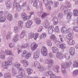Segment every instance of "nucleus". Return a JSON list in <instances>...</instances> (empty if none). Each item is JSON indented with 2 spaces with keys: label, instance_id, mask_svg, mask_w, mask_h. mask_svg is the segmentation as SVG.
<instances>
[{
  "label": "nucleus",
  "instance_id": "obj_1",
  "mask_svg": "<svg viewBox=\"0 0 78 78\" xmlns=\"http://www.w3.org/2000/svg\"><path fill=\"white\" fill-rule=\"evenodd\" d=\"M52 51L54 53H57L56 55V57L60 60H61L62 59V56L63 55L61 54V53L59 52V49L56 47H53L52 48Z\"/></svg>",
  "mask_w": 78,
  "mask_h": 78
},
{
  "label": "nucleus",
  "instance_id": "obj_2",
  "mask_svg": "<svg viewBox=\"0 0 78 78\" xmlns=\"http://www.w3.org/2000/svg\"><path fill=\"white\" fill-rule=\"evenodd\" d=\"M8 61L2 64V67L5 69H7L8 68V66H10L12 64V61H13V58L12 57H9L8 58Z\"/></svg>",
  "mask_w": 78,
  "mask_h": 78
},
{
  "label": "nucleus",
  "instance_id": "obj_3",
  "mask_svg": "<svg viewBox=\"0 0 78 78\" xmlns=\"http://www.w3.org/2000/svg\"><path fill=\"white\" fill-rule=\"evenodd\" d=\"M66 38L69 39V41H68V43L69 45H72L75 44V41L73 40V36H71L70 35H67Z\"/></svg>",
  "mask_w": 78,
  "mask_h": 78
},
{
  "label": "nucleus",
  "instance_id": "obj_4",
  "mask_svg": "<svg viewBox=\"0 0 78 78\" xmlns=\"http://www.w3.org/2000/svg\"><path fill=\"white\" fill-rule=\"evenodd\" d=\"M31 15L27 16L25 12H23L21 15V17L23 19V20L25 21L29 20L31 18Z\"/></svg>",
  "mask_w": 78,
  "mask_h": 78
},
{
  "label": "nucleus",
  "instance_id": "obj_5",
  "mask_svg": "<svg viewBox=\"0 0 78 78\" xmlns=\"http://www.w3.org/2000/svg\"><path fill=\"white\" fill-rule=\"evenodd\" d=\"M41 53L44 56H46L48 55L47 48L45 47H42L41 48Z\"/></svg>",
  "mask_w": 78,
  "mask_h": 78
},
{
  "label": "nucleus",
  "instance_id": "obj_6",
  "mask_svg": "<svg viewBox=\"0 0 78 78\" xmlns=\"http://www.w3.org/2000/svg\"><path fill=\"white\" fill-rule=\"evenodd\" d=\"M72 62H69L68 63H62V69H66V66H70L72 65Z\"/></svg>",
  "mask_w": 78,
  "mask_h": 78
},
{
  "label": "nucleus",
  "instance_id": "obj_7",
  "mask_svg": "<svg viewBox=\"0 0 78 78\" xmlns=\"http://www.w3.org/2000/svg\"><path fill=\"white\" fill-rule=\"evenodd\" d=\"M44 3L45 5V6H48V9H51V7L50 6H52V5H53V2L52 1H49L48 2V4H47L46 1H45Z\"/></svg>",
  "mask_w": 78,
  "mask_h": 78
},
{
  "label": "nucleus",
  "instance_id": "obj_8",
  "mask_svg": "<svg viewBox=\"0 0 78 78\" xmlns=\"http://www.w3.org/2000/svg\"><path fill=\"white\" fill-rule=\"evenodd\" d=\"M38 47V45L36 44V43L35 42H33L31 44V47L32 50H35Z\"/></svg>",
  "mask_w": 78,
  "mask_h": 78
},
{
  "label": "nucleus",
  "instance_id": "obj_9",
  "mask_svg": "<svg viewBox=\"0 0 78 78\" xmlns=\"http://www.w3.org/2000/svg\"><path fill=\"white\" fill-rule=\"evenodd\" d=\"M53 60H49L48 61V60H47L46 61L45 63L48 64V66L49 68H51V67L53 66V64L54 62Z\"/></svg>",
  "mask_w": 78,
  "mask_h": 78
},
{
  "label": "nucleus",
  "instance_id": "obj_10",
  "mask_svg": "<svg viewBox=\"0 0 78 78\" xmlns=\"http://www.w3.org/2000/svg\"><path fill=\"white\" fill-rule=\"evenodd\" d=\"M52 72L51 71H48V72H47L46 73V76H48V75L50 76V78H56V76L55 75H52Z\"/></svg>",
  "mask_w": 78,
  "mask_h": 78
},
{
  "label": "nucleus",
  "instance_id": "obj_11",
  "mask_svg": "<svg viewBox=\"0 0 78 78\" xmlns=\"http://www.w3.org/2000/svg\"><path fill=\"white\" fill-rule=\"evenodd\" d=\"M39 57V51H37L36 52H35L34 54V57L33 58L34 59H37Z\"/></svg>",
  "mask_w": 78,
  "mask_h": 78
},
{
  "label": "nucleus",
  "instance_id": "obj_12",
  "mask_svg": "<svg viewBox=\"0 0 78 78\" xmlns=\"http://www.w3.org/2000/svg\"><path fill=\"white\" fill-rule=\"evenodd\" d=\"M32 23H33V21L31 20H29L26 23V26L27 28H30L31 27V26Z\"/></svg>",
  "mask_w": 78,
  "mask_h": 78
},
{
  "label": "nucleus",
  "instance_id": "obj_13",
  "mask_svg": "<svg viewBox=\"0 0 78 78\" xmlns=\"http://www.w3.org/2000/svg\"><path fill=\"white\" fill-rule=\"evenodd\" d=\"M72 31V30L70 28H69L68 29H66V33H67L68 34V35L67 36H69V35H71V36H73L72 35V34L71 33Z\"/></svg>",
  "mask_w": 78,
  "mask_h": 78
},
{
  "label": "nucleus",
  "instance_id": "obj_14",
  "mask_svg": "<svg viewBox=\"0 0 78 78\" xmlns=\"http://www.w3.org/2000/svg\"><path fill=\"white\" fill-rule=\"evenodd\" d=\"M52 21L53 22V24L54 25H56L58 23V19L56 17L53 19Z\"/></svg>",
  "mask_w": 78,
  "mask_h": 78
},
{
  "label": "nucleus",
  "instance_id": "obj_15",
  "mask_svg": "<svg viewBox=\"0 0 78 78\" xmlns=\"http://www.w3.org/2000/svg\"><path fill=\"white\" fill-rule=\"evenodd\" d=\"M69 52L71 55L73 56L75 55V48H71L69 49Z\"/></svg>",
  "mask_w": 78,
  "mask_h": 78
},
{
  "label": "nucleus",
  "instance_id": "obj_16",
  "mask_svg": "<svg viewBox=\"0 0 78 78\" xmlns=\"http://www.w3.org/2000/svg\"><path fill=\"white\" fill-rule=\"evenodd\" d=\"M48 32L49 34H52L53 32V27L51 26L48 29Z\"/></svg>",
  "mask_w": 78,
  "mask_h": 78
},
{
  "label": "nucleus",
  "instance_id": "obj_17",
  "mask_svg": "<svg viewBox=\"0 0 78 78\" xmlns=\"http://www.w3.org/2000/svg\"><path fill=\"white\" fill-rule=\"evenodd\" d=\"M14 6H15L17 10L20 9L21 8V5H20V4L19 3H16L14 5Z\"/></svg>",
  "mask_w": 78,
  "mask_h": 78
},
{
  "label": "nucleus",
  "instance_id": "obj_18",
  "mask_svg": "<svg viewBox=\"0 0 78 78\" xmlns=\"http://www.w3.org/2000/svg\"><path fill=\"white\" fill-rule=\"evenodd\" d=\"M18 27L20 28H22L23 26V22L22 21H19L18 22Z\"/></svg>",
  "mask_w": 78,
  "mask_h": 78
},
{
  "label": "nucleus",
  "instance_id": "obj_19",
  "mask_svg": "<svg viewBox=\"0 0 78 78\" xmlns=\"http://www.w3.org/2000/svg\"><path fill=\"white\" fill-rule=\"evenodd\" d=\"M44 25L45 28H48V27H50V23H49L48 21H46L44 22Z\"/></svg>",
  "mask_w": 78,
  "mask_h": 78
},
{
  "label": "nucleus",
  "instance_id": "obj_20",
  "mask_svg": "<svg viewBox=\"0 0 78 78\" xmlns=\"http://www.w3.org/2000/svg\"><path fill=\"white\" fill-rule=\"evenodd\" d=\"M26 34V31L23 30L21 33V34L20 35V37L21 39H22L23 37L25 36Z\"/></svg>",
  "mask_w": 78,
  "mask_h": 78
},
{
  "label": "nucleus",
  "instance_id": "obj_21",
  "mask_svg": "<svg viewBox=\"0 0 78 78\" xmlns=\"http://www.w3.org/2000/svg\"><path fill=\"white\" fill-rule=\"evenodd\" d=\"M34 66L35 67H37L38 69H41V66L39 64V63L35 61L34 62Z\"/></svg>",
  "mask_w": 78,
  "mask_h": 78
},
{
  "label": "nucleus",
  "instance_id": "obj_22",
  "mask_svg": "<svg viewBox=\"0 0 78 78\" xmlns=\"http://www.w3.org/2000/svg\"><path fill=\"white\" fill-rule=\"evenodd\" d=\"M62 57H63L61 59H62L63 58H65L66 59H69L70 58V55L68 54H66L64 55H63Z\"/></svg>",
  "mask_w": 78,
  "mask_h": 78
},
{
  "label": "nucleus",
  "instance_id": "obj_23",
  "mask_svg": "<svg viewBox=\"0 0 78 78\" xmlns=\"http://www.w3.org/2000/svg\"><path fill=\"white\" fill-rule=\"evenodd\" d=\"M67 28L66 27H63L61 29V32L62 33H66Z\"/></svg>",
  "mask_w": 78,
  "mask_h": 78
},
{
  "label": "nucleus",
  "instance_id": "obj_24",
  "mask_svg": "<svg viewBox=\"0 0 78 78\" xmlns=\"http://www.w3.org/2000/svg\"><path fill=\"white\" fill-rule=\"evenodd\" d=\"M39 2V0H35L34 2L33 6L34 7H37Z\"/></svg>",
  "mask_w": 78,
  "mask_h": 78
},
{
  "label": "nucleus",
  "instance_id": "obj_25",
  "mask_svg": "<svg viewBox=\"0 0 78 78\" xmlns=\"http://www.w3.org/2000/svg\"><path fill=\"white\" fill-rule=\"evenodd\" d=\"M72 16V13L71 12H69L67 15V19H71Z\"/></svg>",
  "mask_w": 78,
  "mask_h": 78
},
{
  "label": "nucleus",
  "instance_id": "obj_26",
  "mask_svg": "<svg viewBox=\"0 0 78 78\" xmlns=\"http://www.w3.org/2000/svg\"><path fill=\"white\" fill-rule=\"evenodd\" d=\"M19 37V35L17 34L15 35V36L13 38V41L14 42H17L18 41V37Z\"/></svg>",
  "mask_w": 78,
  "mask_h": 78
},
{
  "label": "nucleus",
  "instance_id": "obj_27",
  "mask_svg": "<svg viewBox=\"0 0 78 78\" xmlns=\"http://www.w3.org/2000/svg\"><path fill=\"white\" fill-rule=\"evenodd\" d=\"M12 16L11 14H9L8 15L7 19L9 21H11L12 20Z\"/></svg>",
  "mask_w": 78,
  "mask_h": 78
},
{
  "label": "nucleus",
  "instance_id": "obj_28",
  "mask_svg": "<svg viewBox=\"0 0 78 78\" xmlns=\"http://www.w3.org/2000/svg\"><path fill=\"white\" fill-rule=\"evenodd\" d=\"M5 55H12V53L11 51H7L5 52Z\"/></svg>",
  "mask_w": 78,
  "mask_h": 78
},
{
  "label": "nucleus",
  "instance_id": "obj_29",
  "mask_svg": "<svg viewBox=\"0 0 78 78\" xmlns=\"http://www.w3.org/2000/svg\"><path fill=\"white\" fill-rule=\"evenodd\" d=\"M27 71L28 75H31L33 72V70L29 68L27 69Z\"/></svg>",
  "mask_w": 78,
  "mask_h": 78
},
{
  "label": "nucleus",
  "instance_id": "obj_30",
  "mask_svg": "<svg viewBox=\"0 0 78 78\" xmlns=\"http://www.w3.org/2000/svg\"><path fill=\"white\" fill-rule=\"evenodd\" d=\"M73 14L75 16H78V11L77 10H74L73 11Z\"/></svg>",
  "mask_w": 78,
  "mask_h": 78
},
{
  "label": "nucleus",
  "instance_id": "obj_31",
  "mask_svg": "<svg viewBox=\"0 0 78 78\" xmlns=\"http://www.w3.org/2000/svg\"><path fill=\"white\" fill-rule=\"evenodd\" d=\"M6 20V18L4 16L0 18V22H4Z\"/></svg>",
  "mask_w": 78,
  "mask_h": 78
},
{
  "label": "nucleus",
  "instance_id": "obj_32",
  "mask_svg": "<svg viewBox=\"0 0 78 78\" xmlns=\"http://www.w3.org/2000/svg\"><path fill=\"white\" fill-rule=\"evenodd\" d=\"M47 36V34L45 33H43L40 37V39L45 38Z\"/></svg>",
  "mask_w": 78,
  "mask_h": 78
},
{
  "label": "nucleus",
  "instance_id": "obj_33",
  "mask_svg": "<svg viewBox=\"0 0 78 78\" xmlns=\"http://www.w3.org/2000/svg\"><path fill=\"white\" fill-rule=\"evenodd\" d=\"M48 14L45 12H44L41 16V17L42 19H44L46 16H48Z\"/></svg>",
  "mask_w": 78,
  "mask_h": 78
},
{
  "label": "nucleus",
  "instance_id": "obj_34",
  "mask_svg": "<svg viewBox=\"0 0 78 78\" xmlns=\"http://www.w3.org/2000/svg\"><path fill=\"white\" fill-rule=\"evenodd\" d=\"M34 34L32 33H30L29 34V39H32L33 37Z\"/></svg>",
  "mask_w": 78,
  "mask_h": 78
},
{
  "label": "nucleus",
  "instance_id": "obj_35",
  "mask_svg": "<svg viewBox=\"0 0 78 78\" xmlns=\"http://www.w3.org/2000/svg\"><path fill=\"white\" fill-rule=\"evenodd\" d=\"M60 47L62 49H64L66 48V46L65 44H63L60 45Z\"/></svg>",
  "mask_w": 78,
  "mask_h": 78
},
{
  "label": "nucleus",
  "instance_id": "obj_36",
  "mask_svg": "<svg viewBox=\"0 0 78 78\" xmlns=\"http://www.w3.org/2000/svg\"><path fill=\"white\" fill-rule=\"evenodd\" d=\"M31 54L30 53H28L27 54H26L25 56V58L27 59L31 57Z\"/></svg>",
  "mask_w": 78,
  "mask_h": 78
},
{
  "label": "nucleus",
  "instance_id": "obj_37",
  "mask_svg": "<svg viewBox=\"0 0 78 78\" xmlns=\"http://www.w3.org/2000/svg\"><path fill=\"white\" fill-rule=\"evenodd\" d=\"M38 36L39 34L37 33H36L35 34H34V36L33 37H34V39H35V40H36V39H37Z\"/></svg>",
  "mask_w": 78,
  "mask_h": 78
},
{
  "label": "nucleus",
  "instance_id": "obj_38",
  "mask_svg": "<svg viewBox=\"0 0 78 78\" xmlns=\"http://www.w3.org/2000/svg\"><path fill=\"white\" fill-rule=\"evenodd\" d=\"M73 66L74 67H78V61H75Z\"/></svg>",
  "mask_w": 78,
  "mask_h": 78
},
{
  "label": "nucleus",
  "instance_id": "obj_39",
  "mask_svg": "<svg viewBox=\"0 0 78 78\" xmlns=\"http://www.w3.org/2000/svg\"><path fill=\"white\" fill-rule=\"evenodd\" d=\"M73 30L75 32H76L78 33V27H73Z\"/></svg>",
  "mask_w": 78,
  "mask_h": 78
},
{
  "label": "nucleus",
  "instance_id": "obj_40",
  "mask_svg": "<svg viewBox=\"0 0 78 78\" xmlns=\"http://www.w3.org/2000/svg\"><path fill=\"white\" fill-rule=\"evenodd\" d=\"M71 6V5H70V4H66L65 6L64 7V9H66V8H70Z\"/></svg>",
  "mask_w": 78,
  "mask_h": 78
},
{
  "label": "nucleus",
  "instance_id": "obj_41",
  "mask_svg": "<svg viewBox=\"0 0 78 78\" xmlns=\"http://www.w3.org/2000/svg\"><path fill=\"white\" fill-rule=\"evenodd\" d=\"M27 51L26 50H25L23 51V53L21 54V56L22 57H24L25 56V55L27 54Z\"/></svg>",
  "mask_w": 78,
  "mask_h": 78
},
{
  "label": "nucleus",
  "instance_id": "obj_42",
  "mask_svg": "<svg viewBox=\"0 0 78 78\" xmlns=\"http://www.w3.org/2000/svg\"><path fill=\"white\" fill-rule=\"evenodd\" d=\"M35 22H36V23L37 24V25L39 24L40 23H41V20H40V19H39V20L37 19L35 21Z\"/></svg>",
  "mask_w": 78,
  "mask_h": 78
},
{
  "label": "nucleus",
  "instance_id": "obj_43",
  "mask_svg": "<svg viewBox=\"0 0 78 78\" xmlns=\"http://www.w3.org/2000/svg\"><path fill=\"white\" fill-rule=\"evenodd\" d=\"M28 46V44H23L22 46L23 48H26V47H27Z\"/></svg>",
  "mask_w": 78,
  "mask_h": 78
},
{
  "label": "nucleus",
  "instance_id": "obj_44",
  "mask_svg": "<svg viewBox=\"0 0 78 78\" xmlns=\"http://www.w3.org/2000/svg\"><path fill=\"white\" fill-rule=\"evenodd\" d=\"M51 39H56V37L55 35H52L50 37Z\"/></svg>",
  "mask_w": 78,
  "mask_h": 78
},
{
  "label": "nucleus",
  "instance_id": "obj_45",
  "mask_svg": "<svg viewBox=\"0 0 78 78\" xmlns=\"http://www.w3.org/2000/svg\"><path fill=\"white\" fill-rule=\"evenodd\" d=\"M15 66L16 67L19 68L20 66V64L17 62H16L15 64Z\"/></svg>",
  "mask_w": 78,
  "mask_h": 78
},
{
  "label": "nucleus",
  "instance_id": "obj_46",
  "mask_svg": "<svg viewBox=\"0 0 78 78\" xmlns=\"http://www.w3.org/2000/svg\"><path fill=\"white\" fill-rule=\"evenodd\" d=\"M6 4L7 7H8V8L10 7V4H11L10 2H7L6 3Z\"/></svg>",
  "mask_w": 78,
  "mask_h": 78
},
{
  "label": "nucleus",
  "instance_id": "obj_47",
  "mask_svg": "<svg viewBox=\"0 0 78 78\" xmlns=\"http://www.w3.org/2000/svg\"><path fill=\"white\" fill-rule=\"evenodd\" d=\"M25 63L26 64H24V66L25 67H27L28 66V64H29V63L28 62V61H27V60H25Z\"/></svg>",
  "mask_w": 78,
  "mask_h": 78
},
{
  "label": "nucleus",
  "instance_id": "obj_48",
  "mask_svg": "<svg viewBox=\"0 0 78 78\" xmlns=\"http://www.w3.org/2000/svg\"><path fill=\"white\" fill-rule=\"evenodd\" d=\"M59 69V66L57 65H55V67L53 68V69L54 70H58Z\"/></svg>",
  "mask_w": 78,
  "mask_h": 78
},
{
  "label": "nucleus",
  "instance_id": "obj_49",
  "mask_svg": "<svg viewBox=\"0 0 78 78\" xmlns=\"http://www.w3.org/2000/svg\"><path fill=\"white\" fill-rule=\"evenodd\" d=\"M14 31L15 33L19 32V30H18V28L17 27H14Z\"/></svg>",
  "mask_w": 78,
  "mask_h": 78
},
{
  "label": "nucleus",
  "instance_id": "obj_50",
  "mask_svg": "<svg viewBox=\"0 0 78 78\" xmlns=\"http://www.w3.org/2000/svg\"><path fill=\"white\" fill-rule=\"evenodd\" d=\"M78 70H75L73 72V74L74 75H78Z\"/></svg>",
  "mask_w": 78,
  "mask_h": 78
},
{
  "label": "nucleus",
  "instance_id": "obj_51",
  "mask_svg": "<svg viewBox=\"0 0 78 78\" xmlns=\"http://www.w3.org/2000/svg\"><path fill=\"white\" fill-rule=\"evenodd\" d=\"M27 4V2H24L22 5V7H24V6H26Z\"/></svg>",
  "mask_w": 78,
  "mask_h": 78
},
{
  "label": "nucleus",
  "instance_id": "obj_52",
  "mask_svg": "<svg viewBox=\"0 0 78 78\" xmlns=\"http://www.w3.org/2000/svg\"><path fill=\"white\" fill-rule=\"evenodd\" d=\"M16 77L17 78H22V74H21L19 75H17L16 76Z\"/></svg>",
  "mask_w": 78,
  "mask_h": 78
},
{
  "label": "nucleus",
  "instance_id": "obj_53",
  "mask_svg": "<svg viewBox=\"0 0 78 78\" xmlns=\"http://www.w3.org/2000/svg\"><path fill=\"white\" fill-rule=\"evenodd\" d=\"M47 44L48 45H49V46H50V47H51V45H52V44H51V41H48L47 42Z\"/></svg>",
  "mask_w": 78,
  "mask_h": 78
},
{
  "label": "nucleus",
  "instance_id": "obj_54",
  "mask_svg": "<svg viewBox=\"0 0 78 78\" xmlns=\"http://www.w3.org/2000/svg\"><path fill=\"white\" fill-rule=\"evenodd\" d=\"M70 11V10L68 9L67 10H66L64 11V13L65 14H66L69 12V11Z\"/></svg>",
  "mask_w": 78,
  "mask_h": 78
},
{
  "label": "nucleus",
  "instance_id": "obj_55",
  "mask_svg": "<svg viewBox=\"0 0 78 78\" xmlns=\"http://www.w3.org/2000/svg\"><path fill=\"white\" fill-rule=\"evenodd\" d=\"M55 4L54 5V7L55 8H56L58 6V5H59V3L58 2H56L55 3Z\"/></svg>",
  "mask_w": 78,
  "mask_h": 78
},
{
  "label": "nucleus",
  "instance_id": "obj_56",
  "mask_svg": "<svg viewBox=\"0 0 78 78\" xmlns=\"http://www.w3.org/2000/svg\"><path fill=\"white\" fill-rule=\"evenodd\" d=\"M42 11H41L40 12H37V15L38 16H41V14H42Z\"/></svg>",
  "mask_w": 78,
  "mask_h": 78
},
{
  "label": "nucleus",
  "instance_id": "obj_57",
  "mask_svg": "<svg viewBox=\"0 0 78 78\" xmlns=\"http://www.w3.org/2000/svg\"><path fill=\"white\" fill-rule=\"evenodd\" d=\"M0 58L1 59H5V55H2L0 56Z\"/></svg>",
  "mask_w": 78,
  "mask_h": 78
},
{
  "label": "nucleus",
  "instance_id": "obj_58",
  "mask_svg": "<svg viewBox=\"0 0 78 78\" xmlns=\"http://www.w3.org/2000/svg\"><path fill=\"white\" fill-rule=\"evenodd\" d=\"M9 46L10 48H12L14 47V45L12 43H10L9 45Z\"/></svg>",
  "mask_w": 78,
  "mask_h": 78
},
{
  "label": "nucleus",
  "instance_id": "obj_59",
  "mask_svg": "<svg viewBox=\"0 0 78 78\" xmlns=\"http://www.w3.org/2000/svg\"><path fill=\"white\" fill-rule=\"evenodd\" d=\"M42 27H41L38 30V32H41L42 31Z\"/></svg>",
  "mask_w": 78,
  "mask_h": 78
},
{
  "label": "nucleus",
  "instance_id": "obj_60",
  "mask_svg": "<svg viewBox=\"0 0 78 78\" xmlns=\"http://www.w3.org/2000/svg\"><path fill=\"white\" fill-rule=\"evenodd\" d=\"M3 11H1L0 12V17H1V16H2L3 15Z\"/></svg>",
  "mask_w": 78,
  "mask_h": 78
},
{
  "label": "nucleus",
  "instance_id": "obj_61",
  "mask_svg": "<svg viewBox=\"0 0 78 78\" xmlns=\"http://www.w3.org/2000/svg\"><path fill=\"white\" fill-rule=\"evenodd\" d=\"M49 56L50 58H52L53 57V53H50L49 54Z\"/></svg>",
  "mask_w": 78,
  "mask_h": 78
},
{
  "label": "nucleus",
  "instance_id": "obj_62",
  "mask_svg": "<svg viewBox=\"0 0 78 78\" xmlns=\"http://www.w3.org/2000/svg\"><path fill=\"white\" fill-rule=\"evenodd\" d=\"M18 70H19V72H20V71H23V69H22V68H18Z\"/></svg>",
  "mask_w": 78,
  "mask_h": 78
},
{
  "label": "nucleus",
  "instance_id": "obj_63",
  "mask_svg": "<svg viewBox=\"0 0 78 78\" xmlns=\"http://www.w3.org/2000/svg\"><path fill=\"white\" fill-rule=\"evenodd\" d=\"M55 28L56 30H59V27L58 26H56L55 27Z\"/></svg>",
  "mask_w": 78,
  "mask_h": 78
},
{
  "label": "nucleus",
  "instance_id": "obj_64",
  "mask_svg": "<svg viewBox=\"0 0 78 78\" xmlns=\"http://www.w3.org/2000/svg\"><path fill=\"white\" fill-rule=\"evenodd\" d=\"M60 40L61 42H64V39H63V38H60Z\"/></svg>",
  "mask_w": 78,
  "mask_h": 78
}]
</instances>
